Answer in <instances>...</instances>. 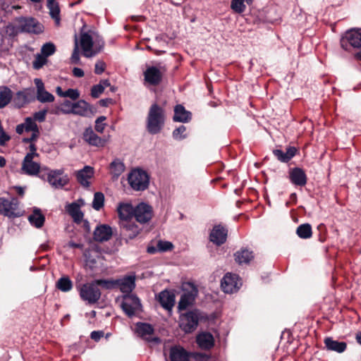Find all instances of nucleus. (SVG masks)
<instances>
[{"mask_svg": "<svg viewBox=\"0 0 361 361\" xmlns=\"http://www.w3.org/2000/svg\"><path fill=\"white\" fill-rule=\"evenodd\" d=\"M165 121L164 109L157 103L152 104L147 117L146 128L147 132L151 135L159 133L164 126Z\"/></svg>", "mask_w": 361, "mask_h": 361, "instance_id": "nucleus-1", "label": "nucleus"}, {"mask_svg": "<svg viewBox=\"0 0 361 361\" xmlns=\"http://www.w3.org/2000/svg\"><path fill=\"white\" fill-rule=\"evenodd\" d=\"M200 319L201 312L194 309L180 314L178 326L185 334H191L197 329Z\"/></svg>", "mask_w": 361, "mask_h": 361, "instance_id": "nucleus-2", "label": "nucleus"}, {"mask_svg": "<svg viewBox=\"0 0 361 361\" xmlns=\"http://www.w3.org/2000/svg\"><path fill=\"white\" fill-rule=\"evenodd\" d=\"M80 299L88 305H94L100 299L102 293L94 281L77 286Z\"/></svg>", "mask_w": 361, "mask_h": 361, "instance_id": "nucleus-3", "label": "nucleus"}, {"mask_svg": "<svg viewBox=\"0 0 361 361\" xmlns=\"http://www.w3.org/2000/svg\"><path fill=\"white\" fill-rule=\"evenodd\" d=\"M182 290L183 293L180 296L178 310L179 312L186 310L188 307L192 306L197 295V288L191 282H184L182 284Z\"/></svg>", "mask_w": 361, "mask_h": 361, "instance_id": "nucleus-4", "label": "nucleus"}, {"mask_svg": "<svg viewBox=\"0 0 361 361\" xmlns=\"http://www.w3.org/2000/svg\"><path fill=\"white\" fill-rule=\"evenodd\" d=\"M166 70V67L160 63L157 66H148L143 73L144 80L151 85L157 86L161 82Z\"/></svg>", "mask_w": 361, "mask_h": 361, "instance_id": "nucleus-5", "label": "nucleus"}, {"mask_svg": "<svg viewBox=\"0 0 361 361\" xmlns=\"http://www.w3.org/2000/svg\"><path fill=\"white\" fill-rule=\"evenodd\" d=\"M128 183L131 188L137 191H142L149 185V176L142 169H135L128 176Z\"/></svg>", "mask_w": 361, "mask_h": 361, "instance_id": "nucleus-6", "label": "nucleus"}, {"mask_svg": "<svg viewBox=\"0 0 361 361\" xmlns=\"http://www.w3.org/2000/svg\"><path fill=\"white\" fill-rule=\"evenodd\" d=\"M341 47L348 51L349 48H360L361 47V30L352 28L347 30L341 39Z\"/></svg>", "mask_w": 361, "mask_h": 361, "instance_id": "nucleus-7", "label": "nucleus"}, {"mask_svg": "<svg viewBox=\"0 0 361 361\" xmlns=\"http://www.w3.org/2000/svg\"><path fill=\"white\" fill-rule=\"evenodd\" d=\"M17 23L21 32L40 34L44 30V26L34 18L18 17Z\"/></svg>", "mask_w": 361, "mask_h": 361, "instance_id": "nucleus-8", "label": "nucleus"}, {"mask_svg": "<svg viewBox=\"0 0 361 361\" xmlns=\"http://www.w3.org/2000/svg\"><path fill=\"white\" fill-rule=\"evenodd\" d=\"M19 203L16 197H12L11 200L0 198V214L9 218L20 216L22 212L18 209Z\"/></svg>", "mask_w": 361, "mask_h": 361, "instance_id": "nucleus-9", "label": "nucleus"}, {"mask_svg": "<svg viewBox=\"0 0 361 361\" xmlns=\"http://www.w3.org/2000/svg\"><path fill=\"white\" fill-rule=\"evenodd\" d=\"M121 308L128 317H133L135 312L140 310L142 305L138 297L135 294H126L123 295Z\"/></svg>", "mask_w": 361, "mask_h": 361, "instance_id": "nucleus-10", "label": "nucleus"}, {"mask_svg": "<svg viewBox=\"0 0 361 361\" xmlns=\"http://www.w3.org/2000/svg\"><path fill=\"white\" fill-rule=\"evenodd\" d=\"M80 46L84 51V56L88 58L100 52L104 46V42H102L100 47L97 48V44H95V47L93 48L94 42L92 36L87 32H84L80 35Z\"/></svg>", "mask_w": 361, "mask_h": 361, "instance_id": "nucleus-11", "label": "nucleus"}, {"mask_svg": "<svg viewBox=\"0 0 361 361\" xmlns=\"http://www.w3.org/2000/svg\"><path fill=\"white\" fill-rule=\"evenodd\" d=\"M120 234L126 240L133 239L142 230L133 219H125L119 221Z\"/></svg>", "mask_w": 361, "mask_h": 361, "instance_id": "nucleus-12", "label": "nucleus"}, {"mask_svg": "<svg viewBox=\"0 0 361 361\" xmlns=\"http://www.w3.org/2000/svg\"><path fill=\"white\" fill-rule=\"evenodd\" d=\"M66 111L71 112V114L75 115L90 117L96 113V108L90 105L86 101L80 99L76 102H74L73 108Z\"/></svg>", "mask_w": 361, "mask_h": 361, "instance_id": "nucleus-13", "label": "nucleus"}, {"mask_svg": "<svg viewBox=\"0 0 361 361\" xmlns=\"http://www.w3.org/2000/svg\"><path fill=\"white\" fill-rule=\"evenodd\" d=\"M133 216L140 224L147 223L152 218V208L145 203H140L135 208Z\"/></svg>", "mask_w": 361, "mask_h": 361, "instance_id": "nucleus-14", "label": "nucleus"}, {"mask_svg": "<svg viewBox=\"0 0 361 361\" xmlns=\"http://www.w3.org/2000/svg\"><path fill=\"white\" fill-rule=\"evenodd\" d=\"M228 229L225 226L218 224L213 227L209 234V240L216 245L220 246L226 243Z\"/></svg>", "mask_w": 361, "mask_h": 361, "instance_id": "nucleus-15", "label": "nucleus"}, {"mask_svg": "<svg viewBox=\"0 0 361 361\" xmlns=\"http://www.w3.org/2000/svg\"><path fill=\"white\" fill-rule=\"evenodd\" d=\"M221 286L223 291L226 293L237 292L240 288L238 286V276L227 273L221 280Z\"/></svg>", "mask_w": 361, "mask_h": 361, "instance_id": "nucleus-16", "label": "nucleus"}, {"mask_svg": "<svg viewBox=\"0 0 361 361\" xmlns=\"http://www.w3.org/2000/svg\"><path fill=\"white\" fill-rule=\"evenodd\" d=\"M113 235L112 228L107 224L98 225L93 232V240L97 243H103L111 239Z\"/></svg>", "mask_w": 361, "mask_h": 361, "instance_id": "nucleus-17", "label": "nucleus"}, {"mask_svg": "<svg viewBox=\"0 0 361 361\" xmlns=\"http://www.w3.org/2000/svg\"><path fill=\"white\" fill-rule=\"evenodd\" d=\"M288 174L290 182L296 186L303 187L307 183V176L302 168L294 167L290 169Z\"/></svg>", "mask_w": 361, "mask_h": 361, "instance_id": "nucleus-18", "label": "nucleus"}, {"mask_svg": "<svg viewBox=\"0 0 361 361\" xmlns=\"http://www.w3.org/2000/svg\"><path fill=\"white\" fill-rule=\"evenodd\" d=\"M34 82L37 88L36 98L39 102L47 103L54 101V96L45 90L44 82L40 78H35Z\"/></svg>", "mask_w": 361, "mask_h": 361, "instance_id": "nucleus-19", "label": "nucleus"}, {"mask_svg": "<svg viewBox=\"0 0 361 361\" xmlns=\"http://www.w3.org/2000/svg\"><path fill=\"white\" fill-rule=\"evenodd\" d=\"M116 288L126 294H132L131 292L135 288V276H126L122 279H116Z\"/></svg>", "mask_w": 361, "mask_h": 361, "instance_id": "nucleus-20", "label": "nucleus"}, {"mask_svg": "<svg viewBox=\"0 0 361 361\" xmlns=\"http://www.w3.org/2000/svg\"><path fill=\"white\" fill-rule=\"evenodd\" d=\"M82 139L91 146L102 147L106 144V140L98 136L92 127L85 128L82 133Z\"/></svg>", "mask_w": 361, "mask_h": 361, "instance_id": "nucleus-21", "label": "nucleus"}, {"mask_svg": "<svg viewBox=\"0 0 361 361\" xmlns=\"http://www.w3.org/2000/svg\"><path fill=\"white\" fill-rule=\"evenodd\" d=\"M157 300L161 306L169 311H171L175 305V295L168 290L160 292L157 296Z\"/></svg>", "mask_w": 361, "mask_h": 361, "instance_id": "nucleus-22", "label": "nucleus"}, {"mask_svg": "<svg viewBox=\"0 0 361 361\" xmlns=\"http://www.w3.org/2000/svg\"><path fill=\"white\" fill-rule=\"evenodd\" d=\"M196 342L201 349L205 350H210L214 346V338L207 331L199 333L196 336Z\"/></svg>", "mask_w": 361, "mask_h": 361, "instance_id": "nucleus-23", "label": "nucleus"}, {"mask_svg": "<svg viewBox=\"0 0 361 361\" xmlns=\"http://www.w3.org/2000/svg\"><path fill=\"white\" fill-rule=\"evenodd\" d=\"M63 173V170H52L49 171L48 182L55 188H62L68 183V178L66 176L61 177Z\"/></svg>", "mask_w": 361, "mask_h": 361, "instance_id": "nucleus-24", "label": "nucleus"}, {"mask_svg": "<svg viewBox=\"0 0 361 361\" xmlns=\"http://www.w3.org/2000/svg\"><path fill=\"white\" fill-rule=\"evenodd\" d=\"M94 176V168L90 166H85L82 169L75 173V177L78 182L83 187L88 188L90 185L89 181Z\"/></svg>", "mask_w": 361, "mask_h": 361, "instance_id": "nucleus-25", "label": "nucleus"}, {"mask_svg": "<svg viewBox=\"0 0 361 361\" xmlns=\"http://www.w3.org/2000/svg\"><path fill=\"white\" fill-rule=\"evenodd\" d=\"M192 119V113L187 111L182 104H177L174 107L173 121L175 122L188 123Z\"/></svg>", "mask_w": 361, "mask_h": 361, "instance_id": "nucleus-26", "label": "nucleus"}, {"mask_svg": "<svg viewBox=\"0 0 361 361\" xmlns=\"http://www.w3.org/2000/svg\"><path fill=\"white\" fill-rule=\"evenodd\" d=\"M272 152L279 161L283 163H288L295 156L298 152V149L295 147L290 146L286 148V152L279 149H274Z\"/></svg>", "mask_w": 361, "mask_h": 361, "instance_id": "nucleus-27", "label": "nucleus"}, {"mask_svg": "<svg viewBox=\"0 0 361 361\" xmlns=\"http://www.w3.org/2000/svg\"><path fill=\"white\" fill-rule=\"evenodd\" d=\"M325 348L328 350L335 351L338 353L344 352L347 348V343L344 341L334 340L331 337L324 338Z\"/></svg>", "mask_w": 361, "mask_h": 361, "instance_id": "nucleus-28", "label": "nucleus"}, {"mask_svg": "<svg viewBox=\"0 0 361 361\" xmlns=\"http://www.w3.org/2000/svg\"><path fill=\"white\" fill-rule=\"evenodd\" d=\"M171 361H189L188 353L182 347L173 346L170 349Z\"/></svg>", "mask_w": 361, "mask_h": 361, "instance_id": "nucleus-29", "label": "nucleus"}, {"mask_svg": "<svg viewBox=\"0 0 361 361\" xmlns=\"http://www.w3.org/2000/svg\"><path fill=\"white\" fill-rule=\"evenodd\" d=\"M234 257L238 264H249L254 259V254L247 248H241L235 252Z\"/></svg>", "mask_w": 361, "mask_h": 361, "instance_id": "nucleus-30", "label": "nucleus"}, {"mask_svg": "<svg viewBox=\"0 0 361 361\" xmlns=\"http://www.w3.org/2000/svg\"><path fill=\"white\" fill-rule=\"evenodd\" d=\"M135 208L129 203H120L117 208L120 221L133 219Z\"/></svg>", "mask_w": 361, "mask_h": 361, "instance_id": "nucleus-31", "label": "nucleus"}, {"mask_svg": "<svg viewBox=\"0 0 361 361\" xmlns=\"http://www.w3.org/2000/svg\"><path fill=\"white\" fill-rule=\"evenodd\" d=\"M66 211L76 224H80L83 218L80 206L76 202H72L66 206Z\"/></svg>", "mask_w": 361, "mask_h": 361, "instance_id": "nucleus-32", "label": "nucleus"}, {"mask_svg": "<svg viewBox=\"0 0 361 361\" xmlns=\"http://www.w3.org/2000/svg\"><path fill=\"white\" fill-rule=\"evenodd\" d=\"M28 220L32 226L39 228L44 226L45 217L39 209L35 208L33 213L28 216Z\"/></svg>", "mask_w": 361, "mask_h": 361, "instance_id": "nucleus-33", "label": "nucleus"}, {"mask_svg": "<svg viewBox=\"0 0 361 361\" xmlns=\"http://www.w3.org/2000/svg\"><path fill=\"white\" fill-rule=\"evenodd\" d=\"M13 98V92L7 86L0 87V109L6 106Z\"/></svg>", "mask_w": 361, "mask_h": 361, "instance_id": "nucleus-34", "label": "nucleus"}, {"mask_svg": "<svg viewBox=\"0 0 361 361\" xmlns=\"http://www.w3.org/2000/svg\"><path fill=\"white\" fill-rule=\"evenodd\" d=\"M124 164L118 159H114L109 165L111 174L114 178H118L125 171Z\"/></svg>", "mask_w": 361, "mask_h": 361, "instance_id": "nucleus-35", "label": "nucleus"}, {"mask_svg": "<svg viewBox=\"0 0 361 361\" xmlns=\"http://www.w3.org/2000/svg\"><path fill=\"white\" fill-rule=\"evenodd\" d=\"M73 286V282L68 276L61 277L56 283V288L64 293L72 290Z\"/></svg>", "mask_w": 361, "mask_h": 361, "instance_id": "nucleus-36", "label": "nucleus"}, {"mask_svg": "<svg viewBox=\"0 0 361 361\" xmlns=\"http://www.w3.org/2000/svg\"><path fill=\"white\" fill-rule=\"evenodd\" d=\"M296 234L300 238L308 239L312 235V226L310 224H302L298 226Z\"/></svg>", "mask_w": 361, "mask_h": 361, "instance_id": "nucleus-37", "label": "nucleus"}, {"mask_svg": "<svg viewBox=\"0 0 361 361\" xmlns=\"http://www.w3.org/2000/svg\"><path fill=\"white\" fill-rule=\"evenodd\" d=\"M136 332L137 334L144 338L147 335H152L154 334L153 326L147 323L137 322L136 324Z\"/></svg>", "mask_w": 361, "mask_h": 361, "instance_id": "nucleus-38", "label": "nucleus"}, {"mask_svg": "<svg viewBox=\"0 0 361 361\" xmlns=\"http://www.w3.org/2000/svg\"><path fill=\"white\" fill-rule=\"evenodd\" d=\"M39 169L40 165L35 161L22 164V170L29 176H36Z\"/></svg>", "mask_w": 361, "mask_h": 361, "instance_id": "nucleus-39", "label": "nucleus"}, {"mask_svg": "<svg viewBox=\"0 0 361 361\" xmlns=\"http://www.w3.org/2000/svg\"><path fill=\"white\" fill-rule=\"evenodd\" d=\"M97 287L100 286L103 289L111 290L116 288V279H95L94 280Z\"/></svg>", "mask_w": 361, "mask_h": 361, "instance_id": "nucleus-40", "label": "nucleus"}, {"mask_svg": "<svg viewBox=\"0 0 361 361\" xmlns=\"http://www.w3.org/2000/svg\"><path fill=\"white\" fill-rule=\"evenodd\" d=\"M20 32L21 31H20V27L18 26L17 18H16L12 23L6 27V33L9 37H14Z\"/></svg>", "mask_w": 361, "mask_h": 361, "instance_id": "nucleus-41", "label": "nucleus"}, {"mask_svg": "<svg viewBox=\"0 0 361 361\" xmlns=\"http://www.w3.org/2000/svg\"><path fill=\"white\" fill-rule=\"evenodd\" d=\"M104 195L101 192H97L94 195V199L92 202V207L97 210H100L104 207Z\"/></svg>", "mask_w": 361, "mask_h": 361, "instance_id": "nucleus-42", "label": "nucleus"}, {"mask_svg": "<svg viewBox=\"0 0 361 361\" xmlns=\"http://www.w3.org/2000/svg\"><path fill=\"white\" fill-rule=\"evenodd\" d=\"M28 100V94L25 91H18L14 97V102L18 107L23 106Z\"/></svg>", "mask_w": 361, "mask_h": 361, "instance_id": "nucleus-43", "label": "nucleus"}, {"mask_svg": "<svg viewBox=\"0 0 361 361\" xmlns=\"http://www.w3.org/2000/svg\"><path fill=\"white\" fill-rule=\"evenodd\" d=\"M231 8L236 13H243L246 9L245 0H232Z\"/></svg>", "mask_w": 361, "mask_h": 361, "instance_id": "nucleus-44", "label": "nucleus"}, {"mask_svg": "<svg viewBox=\"0 0 361 361\" xmlns=\"http://www.w3.org/2000/svg\"><path fill=\"white\" fill-rule=\"evenodd\" d=\"M25 130L27 132L32 131V133H39V128L35 120L31 117H27L25 119Z\"/></svg>", "mask_w": 361, "mask_h": 361, "instance_id": "nucleus-45", "label": "nucleus"}, {"mask_svg": "<svg viewBox=\"0 0 361 361\" xmlns=\"http://www.w3.org/2000/svg\"><path fill=\"white\" fill-rule=\"evenodd\" d=\"M186 127L184 126H180L178 128L173 130L172 135L173 139L176 140H182L187 137Z\"/></svg>", "mask_w": 361, "mask_h": 361, "instance_id": "nucleus-46", "label": "nucleus"}, {"mask_svg": "<svg viewBox=\"0 0 361 361\" xmlns=\"http://www.w3.org/2000/svg\"><path fill=\"white\" fill-rule=\"evenodd\" d=\"M56 51V47L51 42H47L43 44L41 49V53L42 55L46 56L47 58L52 54H54Z\"/></svg>", "mask_w": 361, "mask_h": 361, "instance_id": "nucleus-47", "label": "nucleus"}, {"mask_svg": "<svg viewBox=\"0 0 361 361\" xmlns=\"http://www.w3.org/2000/svg\"><path fill=\"white\" fill-rule=\"evenodd\" d=\"M49 9V13L51 17L54 19L57 25L60 23V8L59 5H54L50 7H47Z\"/></svg>", "mask_w": 361, "mask_h": 361, "instance_id": "nucleus-48", "label": "nucleus"}, {"mask_svg": "<svg viewBox=\"0 0 361 361\" xmlns=\"http://www.w3.org/2000/svg\"><path fill=\"white\" fill-rule=\"evenodd\" d=\"M47 57L44 55L37 54L35 57V61L32 63L33 68L36 70H39L47 63Z\"/></svg>", "mask_w": 361, "mask_h": 361, "instance_id": "nucleus-49", "label": "nucleus"}, {"mask_svg": "<svg viewBox=\"0 0 361 361\" xmlns=\"http://www.w3.org/2000/svg\"><path fill=\"white\" fill-rule=\"evenodd\" d=\"M173 248V245L169 241L159 240L157 243V250L160 252L171 251Z\"/></svg>", "mask_w": 361, "mask_h": 361, "instance_id": "nucleus-50", "label": "nucleus"}, {"mask_svg": "<svg viewBox=\"0 0 361 361\" xmlns=\"http://www.w3.org/2000/svg\"><path fill=\"white\" fill-rule=\"evenodd\" d=\"M71 63L74 64H78L80 63V54L78 49V44L76 35L75 36V47L71 55Z\"/></svg>", "mask_w": 361, "mask_h": 361, "instance_id": "nucleus-51", "label": "nucleus"}, {"mask_svg": "<svg viewBox=\"0 0 361 361\" xmlns=\"http://www.w3.org/2000/svg\"><path fill=\"white\" fill-rule=\"evenodd\" d=\"M104 85L99 83L92 87L90 95L93 98H98L104 92Z\"/></svg>", "mask_w": 361, "mask_h": 361, "instance_id": "nucleus-52", "label": "nucleus"}, {"mask_svg": "<svg viewBox=\"0 0 361 361\" xmlns=\"http://www.w3.org/2000/svg\"><path fill=\"white\" fill-rule=\"evenodd\" d=\"M106 119V116H101L98 117L95 121L94 129L97 132L102 133L106 124L103 122Z\"/></svg>", "mask_w": 361, "mask_h": 361, "instance_id": "nucleus-53", "label": "nucleus"}, {"mask_svg": "<svg viewBox=\"0 0 361 361\" xmlns=\"http://www.w3.org/2000/svg\"><path fill=\"white\" fill-rule=\"evenodd\" d=\"M63 97H69L73 100H76L80 97V92L76 89L69 88L64 92Z\"/></svg>", "mask_w": 361, "mask_h": 361, "instance_id": "nucleus-54", "label": "nucleus"}, {"mask_svg": "<svg viewBox=\"0 0 361 361\" xmlns=\"http://www.w3.org/2000/svg\"><path fill=\"white\" fill-rule=\"evenodd\" d=\"M47 114V109H43L39 111L35 112L33 114V119L35 121H37L39 122H44L46 119Z\"/></svg>", "mask_w": 361, "mask_h": 361, "instance_id": "nucleus-55", "label": "nucleus"}, {"mask_svg": "<svg viewBox=\"0 0 361 361\" xmlns=\"http://www.w3.org/2000/svg\"><path fill=\"white\" fill-rule=\"evenodd\" d=\"M73 104L74 103L71 102V101L69 100H65L62 104H61V108L60 109V111L63 113V114H71V112H66V111H68V110H71L72 108H73Z\"/></svg>", "mask_w": 361, "mask_h": 361, "instance_id": "nucleus-56", "label": "nucleus"}, {"mask_svg": "<svg viewBox=\"0 0 361 361\" xmlns=\"http://www.w3.org/2000/svg\"><path fill=\"white\" fill-rule=\"evenodd\" d=\"M106 68V63L104 61H99L95 63L94 73L97 75L102 74L104 72Z\"/></svg>", "mask_w": 361, "mask_h": 361, "instance_id": "nucleus-57", "label": "nucleus"}, {"mask_svg": "<svg viewBox=\"0 0 361 361\" xmlns=\"http://www.w3.org/2000/svg\"><path fill=\"white\" fill-rule=\"evenodd\" d=\"M11 137L4 132L2 127L1 130H0V145L4 146L6 142L9 141Z\"/></svg>", "mask_w": 361, "mask_h": 361, "instance_id": "nucleus-58", "label": "nucleus"}, {"mask_svg": "<svg viewBox=\"0 0 361 361\" xmlns=\"http://www.w3.org/2000/svg\"><path fill=\"white\" fill-rule=\"evenodd\" d=\"M103 331H93L90 334V338L95 341H99L104 336Z\"/></svg>", "mask_w": 361, "mask_h": 361, "instance_id": "nucleus-59", "label": "nucleus"}, {"mask_svg": "<svg viewBox=\"0 0 361 361\" xmlns=\"http://www.w3.org/2000/svg\"><path fill=\"white\" fill-rule=\"evenodd\" d=\"M49 171L48 169H42L40 167L39 172L37 173L36 176L40 178L42 180H47L48 181V176L49 175Z\"/></svg>", "mask_w": 361, "mask_h": 361, "instance_id": "nucleus-60", "label": "nucleus"}, {"mask_svg": "<svg viewBox=\"0 0 361 361\" xmlns=\"http://www.w3.org/2000/svg\"><path fill=\"white\" fill-rule=\"evenodd\" d=\"M38 156H39L38 154H33V153H31V152H28L25 155V158H24V159L23 161V163L34 162L33 161V158L35 157H38Z\"/></svg>", "mask_w": 361, "mask_h": 361, "instance_id": "nucleus-61", "label": "nucleus"}, {"mask_svg": "<svg viewBox=\"0 0 361 361\" xmlns=\"http://www.w3.org/2000/svg\"><path fill=\"white\" fill-rule=\"evenodd\" d=\"M38 135H39V133H32L30 137H24L23 139V142L31 144L32 142H34L37 140V138L38 137Z\"/></svg>", "mask_w": 361, "mask_h": 361, "instance_id": "nucleus-62", "label": "nucleus"}, {"mask_svg": "<svg viewBox=\"0 0 361 361\" xmlns=\"http://www.w3.org/2000/svg\"><path fill=\"white\" fill-rule=\"evenodd\" d=\"M72 73L76 78H82L85 75L84 71L81 68L77 67L73 68Z\"/></svg>", "mask_w": 361, "mask_h": 361, "instance_id": "nucleus-63", "label": "nucleus"}, {"mask_svg": "<svg viewBox=\"0 0 361 361\" xmlns=\"http://www.w3.org/2000/svg\"><path fill=\"white\" fill-rule=\"evenodd\" d=\"M99 103L100 106L106 107L113 104V99L111 98L102 99L99 101Z\"/></svg>", "mask_w": 361, "mask_h": 361, "instance_id": "nucleus-64", "label": "nucleus"}]
</instances>
